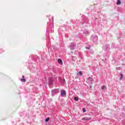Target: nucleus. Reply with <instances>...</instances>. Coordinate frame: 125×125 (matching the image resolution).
<instances>
[{
  "instance_id": "a211bd4d",
  "label": "nucleus",
  "mask_w": 125,
  "mask_h": 125,
  "mask_svg": "<svg viewBox=\"0 0 125 125\" xmlns=\"http://www.w3.org/2000/svg\"><path fill=\"white\" fill-rule=\"evenodd\" d=\"M74 100H75V101H79V98H78V97H75Z\"/></svg>"
},
{
  "instance_id": "7ed1b4c3",
  "label": "nucleus",
  "mask_w": 125,
  "mask_h": 125,
  "mask_svg": "<svg viewBox=\"0 0 125 125\" xmlns=\"http://www.w3.org/2000/svg\"><path fill=\"white\" fill-rule=\"evenodd\" d=\"M60 91L59 89H54V90H52V96H54L55 94L57 93H59Z\"/></svg>"
},
{
  "instance_id": "f03ea898",
  "label": "nucleus",
  "mask_w": 125,
  "mask_h": 125,
  "mask_svg": "<svg viewBox=\"0 0 125 125\" xmlns=\"http://www.w3.org/2000/svg\"><path fill=\"white\" fill-rule=\"evenodd\" d=\"M53 78H49L48 79V84L51 88L53 85Z\"/></svg>"
},
{
  "instance_id": "6e6552de",
  "label": "nucleus",
  "mask_w": 125,
  "mask_h": 125,
  "mask_svg": "<svg viewBox=\"0 0 125 125\" xmlns=\"http://www.w3.org/2000/svg\"><path fill=\"white\" fill-rule=\"evenodd\" d=\"M60 83H62V84H65V83H66V81H65V79H60Z\"/></svg>"
},
{
  "instance_id": "a878e982",
  "label": "nucleus",
  "mask_w": 125,
  "mask_h": 125,
  "mask_svg": "<svg viewBox=\"0 0 125 125\" xmlns=\"http://www.w3.org/2000/svg\"><path fill=\"white\" fill-rule=\"evenodd\" d=\"M53 27H54V25H53Z\"/></svg>"
},
{
  "instance_id": "9b49d317",
  "label": "nucleus",
  "mask_w": 125,
  "mask_h": 125,
  "mask_svg": "<svg viewBox=\"0 0 125 125\" xmlns=\"http://www.w3.org/2000/svg\"><path fill=\"white\" fill-rule=\"evenodd\" d=\"M77 76H83V72L79 71L78 73H77Z\"/></svg>"
},
{
  "instance_id": "5701e85b",
  "label": "nucleus",
  "mask_w": 125,
  "mask_h": 125,
  "mask_svg": "<svg viewBox=\"0 0 125 125\" xmlns=\"http://www.w3.org/2000/svg\"><path fill=\"white\" fill-rule=\"evenodd\" d=\"M86 49H90V47H86Z\"/></svg>"
},
{
  "instance_id": "0eeeda50",
  "label": "nucleus",
  "mask_w": 125,
  "mask_h": 125,
  "mask_svg": "<svg viewBox=\"0 0 125 125\" xmlns=\"http://www.w3.org/2000/svg\"><path fill=\"white\" fill-rule=\"evenodd\" d=\"M103 49L104 50V51H107V50L110 49V46L108 45H104L103 46Z\"/></svg>"
},
{
  "instance_id": "f3484780",
  "label": "nucleus",
  "mask_w": 125,
  "mask_h": 125,
  "mask_svg": "<svg viewBox=\"0 0 125 125\" xmlns=\"http://www.w3.org/2000/svg\"><path fill=\"white\" fill-rule=\"evenodd\" d=\"M49 120H50V118H49V117L47 118L45 120V123H47V122H48V121H49Z\"/></svg>"
},
{
  "instance_id": "f257e3e1",
  "label": "nucleus",
  "mask_w": 125,
  "mask_h": 125,
  "mask_svg": "<svg viewBox=\"0 0 125 125\" xmlns=\"http://www.w3.org/2000/svg\"><path fill=\"white\" fill-rule=\"evenodd\" d=\"M90 40L93 42H97L98 41V37L96 35H93L90 37Z\"/></svg>"
},
{
  "instance_id": "393cba45",
  "label": "nucleus",
  "mask_w": 125,
  "mask_h": 125,
  "mask_svg": "<svg viewBox=\"0 0 125 125\" xmlns=\"http://www.w3.org/2000/svg\"><path fill=\"white\" fill-rule=\"evenodd\" d=\"M90 87L92 88V86H90Z\"/></svg>"
},
{
  "instance_id": "aec40b11",
  "label": "nucleus",
  "mask_w": 125,
  "mask_h": 125,
  "mask_svg": "<svg viewBox=\"0 0 125 125\" xmlns=\"http://www.w3.org/2000/svg\"><path fill=\"white\" fill-rule=\"evenodd\" d=\"M83 113H85V112H86V110L84 108H83Z\"/></svg>"
},
{
  "instance_id": "2eb2a0df",
  "label": "nucleus",
  "mask_w": 125,
  "mask_h": 125,
  "mask_svg": "<svg viewBox=\"0 0 125 125\" xmlns=\"http://www.w3.org/2000/svg\"><path fill=\"white\" fill-rule=\"evenodd\" d=\"M70 60H71L72 61H75V57L72 56L70 58Z\"/></svg>"
},
{
  "instance_id": "39448f33",
  "label": "nucleus",
  "mask_w": 125,
  "mask_h": 125,
  "mask_svg": "<svg viewBox=\"0 0 125 125\" xmlns=\"http://www.w3.org/2000/svg\"><path fill=\"white\" fill-rule=\"evenodd\" d=\"M94 80L92 77H89L86 81V82L87 83H89V84H92V82H94Z\"/></svg>"
},
{
  "instance_id": "ddd939ff",
  "label": "nucleus",
  "mask_w": 125,
  "mask_h": 125,
  "mask_svg": "<svg viewBox=\"0 0 125 125\" xmlns=\"http://www.w3.org/2000/svg\"><path fill=\"white\" fill-rule=\"evenodd\" d=\"M21 81L22 82V83H26V79L25 78L21 79Z\"/></svg>"
},
{
  "instance_id": "423d86ee",
  "label": "nucleus",
  "mask_w": 125,
  "mask_h": 125,
  "mask_svg": "<svg viewBox=\"0 0 125 125\" xmlns=\"http://www.w3.org/2000/svg\"><path fill=\"white\" fill-rule=\"evenodd\" d=\"M61 96L62 97H66V91L65 90H61Z\"/></svg>"
},
{
  "instance_id": "4468645a",
  "label": "nucleus",
  "mask_w": 125,
  "mask_h": 125,
  "mask_svg": "<svg viewBox=\"0 0 125 125\" xmlns=\"http://www.w3.org/2000/svg\"><path fill=\"white\" fill-rule=\"evenodd\" d=\"M120 80H123V78H124V75L123 74V73H120Z\"/></svg>"
},
{
  "instance_id": "6ab92c4d",
  "label": "nucleus",
  "mask_w": 125,
  "mask_h": 125,
  "mask_svg": "<svg viewBox=\"0 0 125 125\" xmlns=\"http://www.w3.org/2000/svg\"><path fill=\"white\" fill-rule=\"evenodd\" d=\"M106 88V87L105 86V85H103L102 86V89H105Z\"/></svg>"
},
{
  "instance_id": "dca6fc26",
  "label": "nucleus",
  "mask_w": 125,
  "mask_h": 125,
  "mask_svg": "<svg viewBox=\"0 0 125 125\" xmlns=\"http://www.w3.org/2000/svg\"><path fill=\"white\" fill-rule=\"evenodd\" d=\"M83 34H88V30H86V29L84 30Z\"/></svg>"
},
{
  "instance_id": "412c9836",
  "label": "nucleus",
  "mask_w": 125,
  "mask_h": 125,
  "mask_svg": "<svg viewBox=\"0 0 125 125\" xmlns=\"http://www.w3.org/2000/svg\"><path fill=\"white\" fill-rule=\"evenodd\" d=\"M116 70H121V67H118L116 68Z\"/></svg>"
},
{
  "instance_id": "9d476101",
  "label": "nucleus",
  "mask_w": 125,
  "mask_h": 125,
  "mask_svg": "<svg viewBox=\"0 0 125 125\" xmlns=\"http://www.w3.org/2000/svg\"><path fill=\"white\" fill-rule=\"evenodd\" d=\"M58 62L59 64H60L61 65H62L63 64V62H62V60H61V59H59L58 60Z\"/></svg>"
},
{
  "instance_id": "4be33fe9",
  "label": "nucleus",
  "mask_w": 125,
  "mask_h": 125,
  "mask_svg": "<svg viewBox=\"0 0 125 125\" xmlns=\"http://www.w3.org/2000/svg\"><path fill=\"white\" fill-rule=\"evenodd\" d=\"M75 54H79V52L78 51H76L75 52Z\"/></svg>"
},
{
  "instance_id": "20e7f679",
  "label": "nucleus",
  "mask_w": 125,
  "mask_h": 125,
  "mask_svg": "<svg viewBox=\"0 0 125 125\" xmlns=\"http://www.w3.org/2000/svg\"><path fill=\"white\" fill-rule=\"evenodd\" d=\"M76 44L71 43L69 46V48H70V50H74V49H76Z\"/></svg>"
},
{
  "instance_id": "b1692460",
  "label": "nucleus",
  "mask_w": 125,
  "mask_h": 125,
  "mask_svg": "<svg viewBox=\"0 0 125 125\" xmlns=\"http://www.w3.org/2000/svg\"><path fill=\"white\" fill-rule=\"evenodd\" d=\"M24 77H25V76H22V78H24Z\"/></svg>"
},
{
  "instance_id": "1a4fd4ad",
  "label": "nucleus",
  "mask_w": 125,
  "mask_h": 125,
  "mask_svg": "<svg viewBox=\"0 0 125 125\" xmlns=\"http://www.w3.org/2000/svg\"><path fill=\"white\" fill-rule=\"evenodd\" d=\"M91 120V118H88L87 117H83L82 119V121H90Z\"/></svg>"
},
{
  "instance_id": "f8f14e48",
  "label": "nucleus",
  "mask_w": 125,
  "mask_h": 125,
  "mask_svg": "<svg viewBox=\"0 0 125 125\" xmlns=\"http://www.w3.org/2000/svg\"><path fill=\"white\" fill-rule=\"evenodd\" d=\"M122 4V2H121V0H117V2H116V4L117 5H120V4Z\"/></svg>"
}]
</instances>
